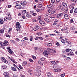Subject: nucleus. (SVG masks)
<instances>
[{
	"instance_id": "58",
	"label": "nucleus",
	"mask_w": 77,
	"mask_h": 77,
	"mask_svg": "<svg viewBox=\"0 0 77 77\" xmlns=\"http://www.w3.org/2000/svg\"><path fill=\"white\" fill-rule=\"evenodd\" d=\"M62 0H56V3H59V2H60V1H61Z\"/></svg>"
},
{
	"instance_id": "18",
	"label": "nucleus",
	"mask_w": 77,
	"mask_h": 77,
	"mask_svg": "<svg viewBox=\"0 0 77 77\" xmlns=\"http://www.w3.org/2000/svg\"><path fill=\"white\" fill-rule=\"evenodd\" d=\"M11 69L13 71H17V69L15 67H12L11 68Z\"/></svg>"
},
{
	"instance_id": "1",
	"label": "nucleus",
	"mask_w": 77,
	"mask_h": 77,
	"mask_svg": "<svg viewBox=\"0 0 77 77\" xmlns=\"http://www.w3.org/2000/svg\"><path fill=\"white\" fill-rule=\"evenodd\" d=\"M43 54L45 56L47 57L48 56V54H49V52L48 51H44Z\"/></svg>"
},
{
	"instance_id": "47",
	"label": "nucleus",
	"mask_w": 77,
	"mask_h": 77,
	"mask_svg": "<svg viewBox=\"0 0 77 77\" xmlns=\"http://www.w3.org/2000/svg\"><path fill=\"white\" fill-rule=\"evenodd\" d=\"M37 35L38 36H41L42 35V33L41 32H38L37 33Z\"/></svg>"
},
{
	"instance_id": "62",
	"label": "nucleus",
	"mask_w": 77,
	"mask_h": 77,
	"mask_svg": "<svg viewBox=\"0 0 77 77\" xmlns=\"http://www.w3.org/2000/svg\"><path fill=\"white\" fill-rule=\"evenodd\" d=\"M51 2L52 3H54L55 2L54 0H51Z\"/></svg>"
},
{
	"instance_id": "33",
	"label": "nucleus",
	"mask_w": 77,
	"mask_h": 77,
	"mask_svg": "<svg viewBox=\"0 0 77 77\" xmlns=\"http://www.w3.org/2000/svg\"><path fill=\"white\" fill-rule=\"evenodd\" d=\"M61 42L62 43H63V44H65V41L63 39H62L61 40Z\"/></svg>"
},
{
	"instance_id": "26",
	"label": "nucleus",
	"mask_w": 77,
	"mask_h": 77,
	"mask_svg": "<svg viewBox=\"0 0 77 77\" xmlns=\"http://www.w3.org/2000/svg\"><path fill=\"white\" fill-rule=\"evenodd\" d=\"M48 16L50 18H53V15L51 14H48Z\"/></svg>"
},
{
	"instance_id": "53",
	"label": "nucleus",
	"mask_w": 77,
	"mask_h": 77,
	"mask_svg": "<svg viewBox=\"0 0 77 77\" xmlns=\"http://www.w3.org/2000/svg\"><path fill=\"white\" fill-rule=\"evenodd\" d=\"M3 44H4L2 42H1L0 41V45L1 46L3 45Z\"/></svg>"
},
{
	"instance_id": "19",
	"label": "nucleus",
	"mask_w": 77,
	"mask_h": 77,
	"mask_svg": "<svg viewBox=\"0 0 77 77\" xmlns=\"http://www.w3.org/2000/svg\"><path fill=\"white\" fill-rule=\"evenodd\" d=\"M56 12V10L54 9L51 12V14H55Z\"/></svg>"
},
{
	"instance_id": "51",
	"label": "nucleus",
	"mask_w": 77,
	"mask_h": 77,
	"mask_svg": "<svg viewBox=\"0 0 77 77\" xmlns=\"http://www.w3.org/2000/svg\"><path fill=\"white\" fill-rule=\"evenodd\" d=\"M62 57H63V58H66V55H65L63 54H62Z\"/></svg>"
},
{
	"instance_id": "42",
	"label": "nucleus",
	"mask_w": 77,
	"mask_h": 77,
	"mask_svg": "<svg viewBox=\"0 0 77 77\" xmlns=\"http://www.w3.org/2000/svg\"><path fill=\"white\" fill-rule=\"evenodd\" d=\"M8 18H11V19H12V17H11V15H10V14H8Z\"/></svg>"
},
{
	"instance_id": "43",
	"label": "nucleus",
	"mask_w": 77,
	"mask_h": 77,
	"mask_svg": "<svg viewBox=\"0 0 77 77\" xmlns=\"http://www.w3.org/2000/svg\"><path fill=\"white\" fill-rule=\"evenodd\" d=\"M38 20H41V16H39L38 17Z\"/></svg>"
},
{
	"instance_id": "12",
	"label": "nucleus",
	"mask_w": 77,
	"mask_h": 77,
	"mask_svg": "<svg viewBox=\"0 0 77 77\" xmlns=\"http://www.w3.org/2000/svg\"><path fill=\"white\" fill-rule=\"evenodd\" d=\"M11 18H9L8 17L6 16L5 17V18H4V21H6L7 20H9V21H10V20H11Z\"/></svg>"
},
{
	"instance_id": "38",
	"label": "nucleus",
	"mask_w": 77,
	"mask_h": 77,
	"mask_svg": "<svg viewBox=\"0 0 77 77\" xmlns=\"http://www.w3.org/2000/svg\"><path fill=\"white\" fill-rule=\"evenodd\" d=\"M41 75V73H37L36 74H35V75H37V76H39Z\"/></svg>"
},
{
	"instance_id": "56",
	"label": "nucleus",
	"mask_w": 77,
	"mask_h": 77,
	"mask_svg": "<svg viewBox=\"0 0 77 77\" xmlns=\"http://www.w3.org/2000/svg\"><path fill=\"white\" fill-rule=\"evenodd\" d=\"M20 28H17L16 29V30H17V31H21V29H20Z\"/></svg>"
},
{
	"instance_id": "16",
	"label": "nucleus",
	"mask_w": 77,
	"mask_h": 77,
	"mask_svg": "<svg viewBox=\"0 0 77 77\" xmlns=\"http://www.w3.org/2000/svg\"><path fill=\"white\" fill-rule=\"evenodd\" d=\"M8 43V41H5L4 43H3V45H4V46H7Z\"/></svg>"
},
{
	"instance_id": "44",
	"label": "nucleus",
	"mask_w": 77,
	"mask_h": 77,
	"mask_svg": "<svg viewBox=\"0 0 77 77\" xmlns=\"http://www.w3.org/2000/svg\"><path fill=\"white\" fill-rule=\"evenodd\" d=\"M40 60L41 61H44V60H45V58L44 57H42L41 58Z\"/></svg>"
},
{
	"instance_id": "59",
	"label": "nucleus",
	"mask_w": 77,
	"mask_h": 77,
	"mask_svg": "<svg viewBox=\"0 0 77 77\" xmlns=\"http://www.w3.org/2000/svg\"><path fill=\"white\" fill-rule=\"evenodd\" d=\"M11 30H12V28H10L8 29V32H11Z\"/></svg>"
},
{
	"instance_id": "63",
	"label": "nucleus",
	"mask_w": 77,
	"mask_h": 77,
	"mask_svg": "<svg viewBox=\"0 0 77 77\" xmlns=\"http://www.w3.org/2000/svg\"><path fill=\"white\" fill-rule=\"evenodd\" d=\"M48 77H53V76L51 75H48Z\"/></svg>"
},
{
	"instance_id": "9",
	"label": "nucleus",
	"mask_w": 77,
	"mask_h": 77,
	"mask_svg": "<svg viewBox=\"0 0 77 77\" xmlns=\"http://www.w3.org/2000/svg\"><path fill=\"white\" fill-rule=\"evenodd\" d=\"M63 15V13H60L57 15V18H60L61 17H62Z\"/></svg>"
},
{
	"instance_id": "41",
	"label": "nucleus",
	"mask_w": 77,
	"mask_h": 77,
	"mask_svg": "<svg viewBox=\"0 0 77 77\" xmlns=\"http://www.w3.org/2000/svg\"><path fill=\"white\" fill-rule=\"evenodd\" d=\"M6 48V49H7V50L8 51L11 50L10 47H8L7 48Z\"/></svg>"
},
{
	"instance_id": "24",
	"label": "nucleus",
	"mask_w": 77,
	"mask_h": 77,
	"mask_svg": "<svg viewBox=\"0 0 77 77\" xmlns=\"http://www.w3.org/2000/svg\"><path fill=\"white\" fill-rule=\"evenodd\" d=\"M44 20L45 21H46V22H49V21H50V20L47 18H45L44 19Z\"/></svg>"
},
{
	"instance_id": "29",
	"label": "nucleus",
	"mask_w": 77,
	"mask_h": 77,
	"mask_svg": "<svg viewBox=\"0 0 77 77\" xmlns=\"http://www.w3.org/2000/svg\"><path fill=\"white\" fill-rule=\"evenodd\" d=\"M51 53V54H50L51 55V54H52V53H56V51L54 50H52V52Z\"/></svg>"
},
{
	"instance_id": "46",
	"label": "nucleus",
	"mask_w": 77,
	"mask_h": 77,
	"mask_svg": "<svg viewBox=\"0 0 77 77\" xmlns=\"http://www.w3.org/2000/svg\"><path fill=\"white\" fill-rule=\"evenodd\" d=\"M29 61L31 62H32V63H33V60L32 59L30 58L29 60Z\"/></svg>"
},
{
	"instance_id": "54",
	"label": "nucleus",
	"mask_w": 77,
	"mask_h": 77,
	"mask_svg": "<svg viewBox=\"0 0 77 77\" xmlns=\"http://www.w3.org/2000/svg\"><path fill=\"white\" fill-rule=\"evenodd\" d=\"M24 39H25V40H26L27 41H29V39H28V38L26 37H25L24 38Z\"/></svg>"
},
{
	"instance_id": "11",
	"label": "nucleus",
	"mask_w": 77,
	"mask_h": 77,
	"mask_svg": "<svg viewBox=\"0 0 77 77\" xmlns=\"http://www.w3.org/2000/svg\"><path fill=\"white\" fill-rule=\"evenodd\" d=\"M68 28L67 27H66L64 29V33H68Z\"/></svg>"
},
{
	"instance_id": "20",
	"label": "nucleus",
	"mask_w": 77,
	"mask_h": 77,
	"mask_svg": "<svg viewBox=\"0 0 77 77\" xmlns=\"http://www.w3.org/2000/svg\"><path fill=\"white\" fill-rule=\"evenodd\" d=\"M62 4L63 6L64 7V8H66L67 7V5L66 4V3L64 2H63Z\"/></svg>"
},
{
	"instance_id": "55",
	"label": "nucleus",
	"mask_w": 77,
	"mask_h": 77,
	"mask_svg": "<svg viewBox=\"0 0 77 77\" xmlns=\"http://www.w3.org/2000/svg\"><path fill=\"white\" fill-rule=\"evenodd\" d=\"M56 44L57 46H60V44H59V43L58 42L56 43Z\"/></svg>"
},
{
	"instance_id": "8",
	"label": "nucleus",
	"mask_w": 77,
	"mask_h": 77,
	"mask_svg": "<svg viewBox=\"0 0 77 77\" xmlns=\"http://www.w3.org/2000/svg\"><path fill=\"white\" fill-rule=\"evenodd\" d=\"M26 12L27 11L26 10H23L21 13V15H23V16H26Z\"/></svg>"
},
{
	"instance_id": "28",
	"label": "nucleus",
	"mask_w": 77,
	"mask_h": 77,
	"mask_svg": "<svg viewBox=\"0 0 77 77\" xmlns=\"http://www.w3.org/2000/svg\"><path fill=\"white\" fill-rule=\"evenodd\" d=\"M38 39L40 40H44V37H39Z\"/></svg>"
},
{
	"instance_id": "49",
	"label": "nucleus",
	"mask_w": 77,
	"mask_h": 77,
	"mask_svg": "<svg viewBox=\"0 0 77 77\" xmlns=\"http://www.w3.org/2000/svg\"><path fill=\"white\" fill-rule=\"evenodd\" d=\"M36 29L37 30H38V29H39V26H37L36 27H35Z\"/></svg>"
},
{
	"instance_id": "57",
	"label": "nucleus",
	"mask_w": 77,
	"mask_h": 77,
	"mask_svg": "<svg viewBox=\"0 0 77 77\" xmlns=\"http://www.w3.org/2000/svg\"><path fill=\"white\" fill-rule=\"evenodd\" d=\"M32 57L33 59H36V57L35 56H32Z\"/></svg>"
},
{
	"instance_id": "30",
	"label": "nucleus",
	"mask_w": 77,
	"mask_h": 77,
	"mask_svg": "<svg viewBox=\"0 0 77 77\" xmlns=\"http://www.w3.org/2000/svg\"><path fill=\"white\" fill-rule=\"evenodd\" d=\"M51 63L52 64H56V62L54 61H51Z\"/></svg>"
},
{
	"instance_id": "61",
	"label": "nucleus",
	"mask_w": 77,
	"mask_h": 77,
	"mask_svg": "<svg viewBox=\"0 0 77 77\" xmlns=\"http://www.w3.org/2000/svg\"><path fill=\"white\" fill-rule=\"evenodd\" d=\"M13 77H19L18 75H16L15 74L13 75Z\"/></svg>"
},
{
	"instance_id": "48",
	"label": "nucleus",
	"mask_w": 77,
	"mask_h": 77,
	"mask_svg": "<svg viewBox=\"0 0 77 77\" xmlns=\"http://www.w3.org/2000/svg\"><path fill=\"white\" fill-rule=\"evenodd\" d=\"M42 6V4H39L38 5V8H41Z\"/></svg>"
},
{
	"instance_id": "23",
	"label": "nucleus",
	"mask_w": 77,
	"mask_h": 77,
	"mask_svg": "<svg viewBox=\"0 0 77 77\" xmlns=\"http://www.w3.org/2000/svg\"><path fill=\"white\" fill-rule=\"evenodd\" d=\"M2 67H3V69H6V68H7V66L5 65H2Z\"/></svg>"
},
{
	"instance_id": "45",
	"label": "nucleus",
	"mask_w": 77,
	"mask_h": 77,
	"mask_svg": "<svg viewBox=\"0 0 77 77\" xmlns=\"http://www.w3.org/2000/svg\"><path fill=\"white\" fill-rule=\"evenodd\" d=\"M19 68H20V69H23V67L21 66V65H19Z\"/></svg>"
},
{
	"instance_id": "22",
	"label": "nucleus",
	"mask_w": 77,
	"mask_h": 77,
	"mask_svg": "<svg viewBox=\"0 0 77 77\" xmlns=\"http://www.w3.org/2000/svg\"><path fill=\"white\" fill-rule=\"evenodd\" d=\"M9 53H10V54H14V52L12 51L11 49V50H9V51H8Z\"/></svg>"
},
{
	"instance_id": "50",
	"label": "nucleus",
	"mask_w": 77,
	"mask_h": 77,
	"mask_svg": "<svg viewBox=\"0 0 77 77\" xmlns=\"http://www.w3.org/2000/svg\"><path fill=\"white\" fill-rule=\"evenodd\" d=\"M32 22H35L36 21V19H32Z\"/></svg>"
},
{
	"instance_id": "37",
	"label": "nucleus",
	"mask_w": 77,
	"mask_h": 77,
	"mask_svg": "<svg viewBox=\"0 0 77 77\" xmlns=\"http://www.w3.org/2000/svg\"><path fill=\"white\" fill-rule=\"evenodd\" d=\"M33 16H36V15H37V14L36 13H33V14H32Z\"/></svg>"
},
{
	"instance_id": "21",
	"label": "nucleus",
	"mask_w": 77,
	"mask_h": 77,
	"mask_svg": "<svg viewBox=\"0 0 77 77\" xmlns=\"http://www.w3.org/2000/svg\"><path fill=\"white\" fill-rule=\"evenodd\" d=\"M27 63L26 61H25L22 63V66H24L25 65H26V64Z\"/></svg>"
},
{
	"instance_id": "13",
	"label": "nucleus",
	"mask_w": 77,
	"mask_h": 77,
	"mask_svg": "<svg viewBox=\"0 0 77 77\" xmlns=\"http://www.w3.org/2000/svg\"><path fill=\"white\" fill-rule=\"evenodd\" d=\"M20 4L22 5H26V4H27V2H26V1H22L20 2Z\"/></svg>"
},
{
	"instance_id": "27",
	"label": "nucleus",
	"mask_w": 77,
	"mask_h": 77,
	"mask_svg": "<svg viewBox=\"0 0 77 77\" xmlns=\"http://www.w3.org/2000/svg\"><path fill=\"white\" fill-rule=\"evenodd\" d=\"M4 29H2L0 30V33H4Z\"/></svg>"
},
{
	"instance_id": "31",
	"label": "nucleus",
	"mask_w": 77,
	"mask_h": 77,
	"mask_svg": "<svg viewBox=\"0 0 77 77\" xmlns=\"http://www.w3.org/2000/svg\"><path fill=\"white\" fill-rule=\"evenodd\" d=\"M8 74H9V72H6L4 73V75H5V76H6V75H8Z\"/></svg>"
},
{
	"instance_id": "7",
	"label": "nucleus",
	"mask_w": 77,
	"mask_h": 77,
	"mask_svg": "<svg viewBox=\"0 0 77 77\" xmlns=\"http://www.w3.org/2000/svg\"><path fill=\"white\" fill-rule=\"evenodd\" d=\"M39 23L42 26H44L45 25V23L44 21L41 20L39 21Z\"/></svg>"
},
{
	"instance_id": "15",
	"label": "nucleus",
	"mask_w": 77,
	"mask_h": 77,
	"mask_svg": "<svg viewBox=\"0 0 77 77\" xmlns=\"http://www.w3.org/2000/svg\"><path fill=\"white\" fill-rule=\"evenodd\" d=\"M4 23L3 21V18H0V24H3Z\"/></svg>"
},
{
	"instance_id": "17",
	"label": "nucleus",
	"mask_w": 77,
	"mask_h": 77,
	"mask_svg": "<svg viewBox=\"0 0 77 77\" xmlns=\"http://www.w3.org/2000/svg\"><path fill=\"white\" fill-rule=\"evenodd\" d=\"M54 72H58V71H61V69H54Z\"/></svg>"
},
{
	"instance_id": "3",
	"label": "nucleus",
	"mask_w": 77,
	"mask_h": 77,
	"mask_svg": "<svg viewBox=\"0 0 77 77\" xmlns=\"http://www.w3.org/2000/svg\"><path fill=\"white\" fill-rule=\"evenodd\" d=\"M15 8L16 9H22V8L21 7V5H20L17 4L15 6Z\"/></svg>"
},
{
	"instance_id": "52",
	"label": "nucleus",
	"mask_w": 77,
	"mask_h": 77,
	"mask_svg": "<svg viewBox=\"0 0 77 77\" xmlns=\"http://www.w3.org/2000/svg\"><path fill=\"white\" fill-rule=\"evenodd\" d=\"M65 73H64L63 74H61L60 75V76L61 77H64V76H65Z\"/></svg>"
},
{
	"instance_id": "10",
	"label": "nucleus",
	"mask_w": 77,
	"mask_h": 77,
	"mask_svg": "<svg viewBox=\"0 0 77 77\" xmlns=\"http://www.w3.org/2000/svg\"><path fill=\"white\" fill-rule=\"evenodd\" d=\"M71 49H70L69 48H66V52H69H69H71L72 51Z\"/></svg>"
},
{
	"instance_id": "34",
	"label": "nucleus",
	"mask_w": 77,
	"mask_h": 77,
	"mask_svg": "<svg viewBox=\"0 0 77 77\" xmlns=\"http://www.w3.org/2000/svg\"><path fill=\"white\" fill-rule=\"evenodd\" d=\"M71 58L69 57H67L66 58V60H71Z\"/></svg>"
},
{
	"instance_id": "14",
	"label": "nucleus",
	"mask_w": 77,
	"mask_h": 77,
	"mask_svg": "<svg viewBox=\"0 0 77 77\" xmlns=\"http://www.w3.org/2000/svg\"><path fill=\"white\" fill-rule=\"evenodd\" d=\"M64 17L65 19H69V15L67 14H65L64 15Z\"/></svg>"
},
{
	"instance_id": "6",
	"label": "nucleus",
	"mask_w": 77,
	"mask_h": 77,
	"mask_svg": "<svg viewBox=\"0 0 77 77\" xmlns=\"http://www.w3.org/2000/svg\"><path fill=\"white\" fill-rule=\"evenodd\" d=\"M16 27L17 29L21 28V25L19 22H17L16 23Z\"/></svg>"
},
{
	"instance_id": "60",
	"label": "nucleus",
	"mask_w": 77,
	"mask_h": 77,
	"mask_svg": "<svg viewBox=\"0 0 77 77\" xmlns=\"http://www.w3.org/2000/svg\"><path fill=\"white\" fill-rule=\"evenodd\" d=\"M74 12L75 13H77V8H75L74 10Z\"/></svg>"
},
{
	"instance_id": "4",
	"label": "nucleus",
	"mask_w": 77,
	"mask_h": 77,
	"mask_svg": "<svg viewBox=\"0 0 77 77\" xmlns=\"http://www.w3.org/2000/svg\"><path fill=\"white\" fill-rule=\"evenodd\" d=\"M66 54L67 56H72V57L74 56V53L73 52H72L71 51L67 53Z\"/></svg>"
},
{
	"instance_id": "36",
	"label": "nucleus",
	"mask_w": 77,
	"mask_h": 77,
	"mask_svg": "<svg viewBox=\"0 0 77 77\" xmlns=\"http://www.w3.org/2000/svg\"><path fill=\"white\" fill-rule=\"evenodd\" d=\"M29 40L30 41H32V40H33V36H31L30 37V38L29 39Z\"/></svg>"
},
{
	"instance_id": "35",
	"label": "nucleus",
	"mask_w": 77,
	"mask_h": 77,
	"mask_svg": "<svg viewBox=\"0 0 77 77\" xmlns=\"http://www.w3.org/2000/svg\"><path fill=\"white\" fill-rule=\"evenodd\" d=\"M54 67L55 68H58V65L57 64L55 65L54 66Z\"/></svg>"
},
{
	"instance_id": "2",
	"label": "nucleus",
	"mask_w": 77,
	"mask_h": 77,
	"mask_svg": "<svg viewBox=\"0 0 77 77\" xmlns=\"http://www.w3.org/2000/svg\"><path fill=\"white\" fill-rule=\"evenodd\" d=\"M1 59L3 62L5 63H8V61L5 59V58L3 57H1Z\"/></svg>"
},
{
	"instance_id": "5",
	"label": "nucleus",
	"mask_w": 77,
	"mask_h": 77,
	"mask_svg": "<svg viewBox=\"0 0 77 77\" xmlns=\"http://www.w3.org/2000/svg\"><path fill=\"white\" fill-rule=\"evenodd\" d=\"M25 15L26 17L29 18H30L32 17V15H31V14H30L29 12H27L26 13Z\"/></svg>"
},
{
	"instance_id": "39",
	"label": "nucleus",
	"mask_w": 77,
	"mask_h": 77,
	"mask_svg": "<svg viewBox=\"0 0 77 77\" xmlns=\"http://www.w3.org/2000/svg\"><path fill=\"white\" fill-rule=\"evenodd\" d=\"M6 29V26L4 25L3 26V29H2L5 30Z\"/></svg>"
},
{
	"instance_id": "40",
	"label": "nucleus",
	"mask_w": 77,
	"mask_h": 77,
	"mask_svg": "<svg viewBox=\"0 0 77 77\" xmlns=\"http://www.w3.org/2000/svg\"><path fill=\"white\" fill-rule=\"evenodd\" d=\"M35 11H30V14H33V13H34Z\"/></svg>"
},
{
	"instance_id": "64",
	"label": "nucleus",
	"mask_w": 77,
	"mask_h": 77,
	"mask_svg": "<svg viewBox=\"0 0 77 77\" xmlns=\"http://www.w3.org/2000/svg\"><path fill=\"white\" fill-rule=\"evenodd\" d=\"M48 77H53V76L51 75H48Z\"/></svg>"
},
{
	"instance_id": "32",
	"label": "nucleus",
	"mask_w": 77,
	"mask_h": 77,
	"mask_svg": "<svg viewBox=\"0 0 77 77\" xmlns=\"http://www.w3.org/2000/svg\"><path fill=\"white\" fill-rule=\"evenodd\" d=\"M47 45L48 46V47H51V46H52V44L51 43H48L47 44Z\"/></svg>"
},
{
	"instance_id": "25",
	"label": "nucleus",
	"mask_w": 77,
	"mask_h": 77,
	"mask_svg": "<svg viewBox=\"0 0 77 77\" xmlns=\"http://www.w3.org/2000/svg\"><path fill=\"white\" fill-rule=\"evenodd\" d=\"M53 6V5L51 4H49L48 5H47V7L48 8H51Z\"/></svg>"
}]
</instances>
